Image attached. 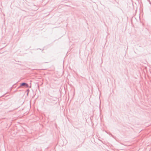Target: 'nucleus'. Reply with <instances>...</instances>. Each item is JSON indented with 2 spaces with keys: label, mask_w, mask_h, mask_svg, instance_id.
Segmentation results:
<instances>
[{
  "label": "nucleus",
  "mask_w": 151,
  "mask_h": 151,
  "mask_svg": "<svg viewBox=\"0 0 151 151\" xmlns=\"http://www.w3.org/2000/svg\"><path fill=\"white\" fill-rule=\"evenodd\" d=\"M21 86H25L27 87H28V85L26 83H22L21 84Z\"/></svg>",
  "instance_id": "1"
}]
</instances>
